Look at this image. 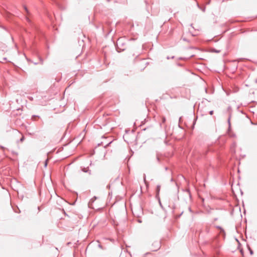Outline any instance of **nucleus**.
Returning a JSON list of instances; mask_svg holds the SVG:
<instances>
[{"mask_svg": "<svg viewBox=\"0 0 257 257\" xmlns=\"http://www.w3.org/2000/svg\"><path fill=\"white\" fill-rule=\"evenodd\" d=\"M152 247L151 248L152 250V251H157V250H158L160 248V247L161 246L160 242L158 241H155L152 243Z\"/></svg>", "mask_w": 257, "mask_h": 257, "instance_id": "1", "label": "nucleus"}, {"mask_svg": "<svg viewBox=\"0 0 257 257\" xmlns=\"http://www.w3.org/2000/svg\"><path fill=\"white\" fill-rule=\"evenodd\" d=\"M161 186L158 185L156 188L157 194L158 195L160 191Z\"/></svg>", "mask_w": 257, "mask_h": 257, "instance_id": "2", "label": "nucleus"}, {"mask_svg": "<svg viewBox=\"0 0 257 257\" xmlns=\"http://www.w3.org/2000/svg\"><path fill=\"white\" fill-rule=\"evenodd\" d=\"M248 249L249 250V252H250V254H253V251L252 250V249L249 247H248Z\"/></svg>", "mask_w": 257, "mask_h": 257, "instance_id": "3", "label": "nucleus"}, {"mask_svg": "<svg viewBox=\"0 0 257 257\" xmlns=\"http://www.w3.org/2000/svg\"><path fill=\"white\" fill-rule=\"evenodd\" d=\"M24 9L26 11V12L28 13H29V11H28V10L27 9V8L26 7V6H24Z\"/></svg>", "mask_w": 257, "mask_h": 257, "instance_id": "4", "label": "nucleus"}, {"mask_svg": "<svg viewBox=\"0 0 257 257\" xmlns=\"http://www.w3.org/2000/svg\"><path fill=\"white\" fill-rule=\"evenodd\" d=\"M165 121H166V118H165V117H162V122H163V123H165Z\"/></svg>", "mask_w": 257, "mask_h": 257, "instance_id": "5", "label": "nucleus"}, {"mask_svg": "<svg viewBox=\"0 0 257 257\" xmlns=\"http://www.w3.org/2000/svg\"><path fill=\"white\" fill-rule=\"evenodd\" d=\"M82 171H83V172H88V170H87V169H85V168H83V169H82Z\"/></svg>", "mask_w": 257, "mask_h": 257, "instance_id": "6", "label": "nucleus"}, {"mask_svg": "<svg viewBox=\"0 0 257 257\" xmlns=\"http://www.w3.org/2000/svg\"><path fill=\"white\" fill-rule=\"evenodd\" d=\"M209 114L210 115H212L213 114V110H211L209 111Z\"/></svg>", "mask_w": 257, "mask_h": 257, "instance_id": "7", "label": "nucleus"}, {"mask_svg": "<svg viewBox=\"0 0 257 257\" xmlns=\"http://www.w3.org/2000/svg\"><path fill=\"white\" fill-rule=\"evenodd\" d=\"M230 117H229L228 119V123L229 124V125H230Z\"/></svg>", "mask_w": 257, "mask_h": 257, "instance_id": "8", "label": "nucleus"}, {"mask_svg": "<svg viewBox=\"0 0 257 257\" xmlns=\"http://www.w3.org/2000/svg\"><path fill=\"white\" fill-rule=\"evenodd\" d=\"M47 160H46V161H45V167H46L47 166Z\"/></svg>", "mask_w": 257, "mask_h": 257, "instance_id": "9", "label": "nucleus"}, {"mask_svg": "<svg viewBox=\"0 0 257 257\" xmlns=\"http://www.w3.org/2000/svg\"><path fill=\"white\" fill-rule=\"evenodd\" d=\"M157 160L158 162H160V159H159V157L158 156L157 157Z\"/></svg>", "mask_w": 257, "mask_h": 257, "instance_id": "10", "label": "nucleus"}, {"mask_svg": "<svg viewBox=\"0 0 257 257\" xmlns=\"http://www.w3.org/2000/svg\"><path fill=\"white\" fill-rule=\"evenodd\" d=\"M23 140H24V138L23 137L21 139L20 141L21 142H22Z\"/></svg>", "mask_w": 257, "mask_h": 257, "instance_id": "11", "label": "nucleus"}, {"mask_svg": "<svg viewBox=\"0 0 257 257\" xmlns=\"http://www.w3.org/2000/svg\"><path fill=\"white\" fill-rule=\"evenodd\" d=\"M119 43V40H118L117 42V45H118V43Z\"/></svg>", "mask_w": 257, "mask_h": 257, "instance_id": "12", "label": "nucleus"}, {"mask_svg": "<svg viewBox=\"0 0 257 257\" xmlns=\"http://www.w3.org/2000/svg\"><path fill=\"white\" fill-rule=\"evenodd\" d=\"M145 180H146V177L145 176L144 177V180L145 181Z\"/></svg>", "mask_w": 257, "mask_h": 257, "instance_id": "13", "label": "nucleus"}, {"mask_svg": "<svg viewBox=\"0 0 257 257\" xmlns=\"http://www.w3.org/2000/svg\"><path fill=\"white\" fill-rule=\"evenodd\" d=\"M256 82H257V80H256Z\"/></svg>", "mask_w": 257, "mask_h": 257, "instance_id": "14", "label": "nucleus"}]
</instances>
